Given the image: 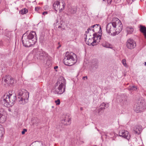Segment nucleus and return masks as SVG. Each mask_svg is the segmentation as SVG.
I'll return each mask as SVG.
<instances>
[{
  "label": "nucleus",
  "instance_id": "bb28decb",
  "mask_svg": "<svg viewBox=\"0 0 146 146\" xmlns=\"http://www.w3.org/2000/svg\"><path fill=\"white\" fill-rule=\"evenodd\" d=\"M28 10L25 8L22 9L20 11V13L22 15L26 14L28 12Z\"/></svg>",
  "mask_w": 146,
  "mask_h": 146
},
{
  "label": "nucleus",
  "instance_id": "de8ad7c7",
  "mask_svg": "<svg viewBox=\"0 0 146 146\" xmlns=\"http://www.w3.org/2000/svg\"><path fill=\"white\" fill-rule=\"evenodd\" d=\"M1 125H0V127H1Z\"/></svg>",
  "mask_w": 146,
  "mask_h": 146
},
{
  "label": "nucleus",
  "instance_id": "49530a36",
  "mask_svg": "<svg viewBox=\"0 0 146 146\" xmlns=\"http://www.w3.org/2000/svg\"><path fill=\"white\" fill-rule=\"evenodd\" d=\"M105 0H103V1H105Z\"/></svg>",
  "mask_w": 146,
  "mask_h": 146
},
{
  "label": "nucleus",
  "instance_id": "79ce46f5",
  "mask_svg": "<svg viewBox=\"0 0 146 146\" xmlns=\"http://www.w3.org/2000/svg\"><path fill=\"white\" fill-rule=\"evenodd\" d=\"M92 31L93 32H94V29H93L92 30Z\"/></svg>",
  "mask_w": 146,
  "mask_h": 146
},
{
  "label": "nucleus",
  "instance_id": "f3484780",
  "mask_svg": "<svg viewBox=\"0 0 146 146\" xmlns=\"http://www.w3.org/2000/svg\"><path fill=\"white\" fill-rule=\"evenodd\" d=\"M119 101L123 104H128L127 101V97L124 95L121 96V99Z\"/></svg>",
  "mask_w": 146,
  "mask_h": 146
},
{
  "label": "nucleus",
  "instance_id": "423d86ee",
  "mask_svg": "<svg viewBox=\"0 0 146 146\" xmlns=\"http://www.w3.org/2000/svg\"><path fill=\"white\" fill-rule=\"evenodd\" d=\"M93 37L92 38L93 39V41L91 42L92 41V39L89 38L88 42L86 43L88 45L90 46L92 45V46H94L95 45V43L96 42L98 43L100 42V40L101 39V35H98L96 33L94 34L93 35Z\"/></svg>",
  "mask_w": 146,
  "mask_h": 146
},
{
  "label": "nucleus",
  "instance_id": "c756f323",
  "mask_svg": "<svg viewBox=\"0 0 146 146\" xmlns=\"http://www.w3.org/2000/svg\"><path fill=\"white\" fill-rule=\"evenodd\" d=\"M122 63L124 66H125L126 65V60L125 59H123L122 60Z\"/></svg>",
  "mask_w": 146,
  "mask_h": 146
},
{
  "label": "nucleus",
  "instance_id": "a19ab883",
  "mask_svg": "<svg viewBox=\"0 0 146 146\" xmlns=\"http://www.w3.org/2000/svg\"><path fill=\"white\" fill-rule=\"evenodd\" d=\"M61 28V27L60 26H59L58 27V28Z\"/></svg>",
  "mask_w": 146,
  "mask_h": 146
},
{
  "label": "nucleus",
  "instance_id": "9d476101",
  "mask_svg": "<svg viewBox=\"0 0 146 146\" xmlns=\"http://www.w3.org/2000/svg\"><path fill=\"white\" fill-rule=\"evenodd\" d=\"M136 46V43L133 39H129L127 40L126 46L128 48L132 49L134 48Z\"/></svg>",
  "mask_w": 146,
  "mask_h": 146
},
{
  "label": "nucleus",
  "instance_id": "c85d7f7f",
  "mask_svg": "<svg viewBox=\"0 0 146 146\" xmlns=\"http://www.w3.org/2000/svg\"><path fill=\"white\" fill-rule=\"evenodd\" d=\"M101 107H104L105 108V107L107 108L109 106L108 104H106L104 103H102L100 105Z\"/></svg>",
  "mask_w": 146,
  "mask_h": 146
},
{
  "label": "nucleus",
  "instance_id": "4be33fe9",
  "mask_svg": "<svg viewBox=\"0 0 146 146\" xmlns=\"http://www.w3.org/2000/svg\"><path fill=\"white\" fill-rule=\"evenodd\" d=\"M102 46L104 47L107 48H113L112 45L111 44L108 42H106L105 43L103 44H102Z\"/></svg>",
  "mask_w": 146,
  "mask_h": 146
},
{
  "label": "nucleus",
  "instance_id": "58836bf2",
  "mask_svg": "<svg viewBox=\"0 0 146 146\" xmlns=\"http://www.w3.org/2000/svg\"><path fill=\"white\" fill-rule=\"evenodd\" d=\"M58 66H55V67H54V69H56L57 68H58Z\"/></svg>",
  "mask_w": 146,
  "mask_h": 146
},
{
  "label": "nucleus",
  "instance_id": "cd10ccee",
  "mask_svg": "<svg viewBox=\"0 0 146 146\" xmlns=\"http://www.w3.org/2000/svg\"><path fill=\"white\" fill-rule=\"evenodd\" d=\"M98 26L99 27L100 31H101V32H102V29H101V27L100 25L99 24H96L94 25H92L91 27V28H95V27L97 28V27H98Z\"/></svg>",
  "mask_w": 146,
  "mask_h": 146
},
{
  "label": "nucleus",
  "instance_id": "dca6fc26",
  "mask_svg": "<svg viewBox=\"0 0 146 146\" xmlns=\"http://www.w3.org/2000/svg\"><path fill=\"white\" fill-rule=\"evenodd\" d=\"M133 130L134 133L137 135L140 134L141 131V126H135Z\"/></svg>",
  "mask_w": 146,
  "mask_h": 146
},
{
  "label": "nucleus",
  "instance_id": "f8f14e48",
  "mask_svg": "<svg viewBox=\"0 0 146 146\" xmlns=\"http://www.w3.org/2000/svg\"><path fill=\"white\" fill-rule=\"evenodd\" d=\"M46 53L42 51H38L35 54V57L38 59L42 60L46 56Z\"/></svg>",
  "mask_w": 146,
  "mask_h": 146
},
{
  "label": "nucleus",
  "instance_id": "a18cd8bd",
  "mask_svg": "<svg viewBox=\"0 0 146 146\" xmlns=\"http://www.w3.org/2000/svg\"><path fill=\"white\" fill-rule=\"evenodd\" d=\"M82 108H81V110H82Z\"/></svg>",
  "mask_w": 146,
  "mask_h": 146
},
{
  "label": "nucleus",
  "instance_id": "c03bdc74",
  "mask_svg": "<svg viewBox=\"0 0 146 146\" xmlns=\"http://www.w3.org/2000/svg\"><path fill=\"white\" fill-rule=\"evenodd\" d=\"M140 1H144V0H140Z\"/></svg>",
  "mask_w": 146,
  "mask_h": 146
},
{
  "label": "nucleus",
  "instance_id": "1a4fd4ad",
  "mask_svg": "<svg viewBox=\"0 0 146 146\" xmlns=\"http://www.w3.org/2000/svg\"><path fill=\"white\" fill-rule=\"evenodd\" d=\"M29 96H24L17 98V101L18 103L20 104H25L27 102Z\"/></svg>",
  "mask_w": 146,
  "mask_h": 146
},
{
  "label": "nucleus",
  "instance_id": "ddd939ff",
  "mask_svg": "<svg viewBox=\"0 0 146 146\" xmlns=\"http://www.w3.org/2000/svg\"><path fill=\"white\" fill-rule=\"evenodd\" d=\"M5 111L4 109H0V123H3L6 120V118L4 115Z\"/></svg>",
  "mask_w": 146,
  "mask_h": 146
},
{
  "label": "nucleus",
  "instance_id": "0eeeda50",
  "mask_svg": "<svg viewBox=\"0 0 146 146\" xmlns=\"http://www.w3.org/2000/svg\"><path fill=\"white\" fill-rule=\"evenodd\" d=\"M17 97L20 98L24 96H29V93L24 89L19 90L16 94Z\"/></svg>",
  "mask_w": 146,
  "mask_h": 146
},
{
  "label": "nucleus",
  "instance_id": "9b49d317",
  "mask_svg": "<svg viewBox=\"0 0 146 146\" xmlns=\"http://www.w3.org/2000/svg\"><path fill=\"white\" fill-rule=\"evenodd\" d=\"M119 136L122 137L124 138L129 139L130 138L129 132L127 131L124 130L119 131Z\"/></svg>",
  "mask_w": 146,
  "mask_h": 146
},
{
  "label": "nucleus",
  "instance_id": "ea45409f",
  "mask_svg": "<svg viewBox=\"0 0 146 146\" xmlns=\"http://www.w3.org/2000/svg\"><path fill=\"white\" fill-rule=\"evenodd\" d=\"M89 32V31H88V30H87V31H86V33H88Z\"/></svg>",
  "mask_w": 146,
  "mask_h": 146
},
{
  "label": "nucleus",
  "instance_id": "f03ea898",
  "mask_svg": "<svg viewBox=\"0 0 146 146\" xmlns=\"http://www.w3.org/2000/svg\"><path fill=\"white\" fill-rule=\"evenodd\" d=\"M24 34L22 38V41L23 46L29 47L34 45L37 40L36 33L34 31H31L27 37L24 36Z\"/></svg>",
  "mask_w": 146,
  "mask_h": 146
},
{
  "label": "nucleus",
  "instance_id": "2eb2a0df",
  "mask_svg": "<svg viewBox=\"0 0 146 146\" xmlns=\"http://www.w3.org/2000/svg\"><path fill=\"white\" fill-rule=\"evenodd\" d=\"M62 123L65 125H69L71 123L70 118L68 115H66L64 118L62 120Z\"/></svg>",
  "mask_w": 146,
  "mask_h": 146
},
{
  "label": "nucleus",
  "instance_id": "f257e3e1",
  "mask_svg": "<svg viewBox=\"0 0 146 146\" xmlns=\"http://www.w3.org/2000/svg\"><path fill=\"white\" fill-rule=\"evenodd\" d=\"M115 21L108 23L106 27L107 32L113 36L118 35L122 29V25L120 21L118 18Z\"/></svg>",
  "mask_w": 146,
  "mask_h": 146
},
{
  "label": "nucleus",
  "instance_id": "6e6552de",
  "mask_svg": "<svg viewBox=\"0 0 146 146\" xmlns=\"http://www.w3.org/2000/svg\"><path fill=\"white\" fill-rule=\"evenodd\" d=\"M144 103L142 102L139 101L134 107L135 110L137 112H141L143 109Z\"/></svg>",
  "mask_w": 146,
  "mask_h": 146
},
{
  "label": "nucleus",
  "instance_id": "4c0bfd02",
  "mask_svg": "<svg viewBox=\"0 0 146 146\" xmlns=\"http://www.w3.org/2000/svg\"><path fill=\"white\" fill-rule=\"evenodd\" d=\"M92 29V28H91L90 27V28H88L87 30H88V31H90L91 30V29Z\"/></svg>",
  "mask_w": 146,
  "mask_h": 146
},
{
  "label": "nucleus",
  "instance_id": "a211bd4d",
  "mask_svg": "<svg viewBox=\"0 0 146 146\" xmlns=\"http://www.w3.org/2000/svg\"><path fill=\"white\" fill-rule=\"evenodd\" d=\"M61 3L57 1L54 2L53 4V7L55 10L56 11L60 9V5Z\"/></svg>",
  "mask_w": 146,
  "mask_h": 146
},
{
  "label": "nucleus",
  "instance_id": "c9c22d12",
  "mask_svg": "<svg viewBox=\"0 0 146 146\" xmlns=\"http://www.w3.org/2000/svg\"><path fill=\"white\" fill-rule=\"evenodd\" d=\"M47 13V12H46V11H45V12H43L42 14L43 15H45Z\"/></svg>",
  "mask_w": 146,
  "mask_h": 146
},
{
  "label": "nucleus",
  "instance_id": "7c9ffc66",
  "mask_svg": "<svg viewBox=\"0 0 146 146\" xmlns=\"http://www.w3.org/2000/svg\"><path fill=\"white\" fill-rule=\"evenodd\" d=\"M134 0H126L127 3L129 4H131Z\"/></svg>",
  "mask_w": 146,
  "mask_h": 146
},
{
  "label": "nucleus",
  "instance_id": "39448f33",
  "mask_svg": "<svg viewBox=\"0 0 146 146\" xmlns=\"http://www.w3.org/2000/svg\"><path fill=\"white\" fill-rule=\"evenodd\" d=\"M66 81L63 77H60L58 79L56 84H60L58 88L55 90V94H61L65 91Z\"/></svg>",
  "mask_w": 146,
  "mask_h": 146
},
{
  "label": "nucleus",
  "instance_id": "5701e85b",
  "mask_svg": "<svg viewBox=\"0 0 146 146\" xmlns=\"http://www.w3.org/2000/svg\"><path fill=\"white\" fill-rule=\"evenodd\" d=\"M77 11V8L76 7H72L71 9H69V11L71 14L75 13Z\"/></svg>",
  "mask_w": 146,
  "mask_h": 146
},
{
  "label": "nucleus",
  "instance_id": "473e14b6",
  "mask_svg": "<svg viewBox=\"0 0 146 146\" xmlns=\"http://www.w3.org/2000/svg\"><path fill=\"white\" fill-rule=\"evenodd\" d=\"M27 129H23V131L21 132L22 134V135H24L25 134V132L27 131Z\"/></svg>",
  "mask_w": 146,
  "mask_h": 146
},
{
  "label": "nucleus",
  "instance_id": "b1692460",
  "mask_svg": "<svg viewBox=\"0 0 146 146\" xmlns=\"http://www.w3.org/2000/svg\"><path fill=\"white\" fill-rule=\"evenodd\" d=\"M126 30L128 34H131L133 32V29L131 27H128L126 28Z\"/></svg>",
  "mask_w": 146,
  "mask_h": 146
},
{
  "label": "nucleus",
  "instance_id": "20e7f679",
  "mask_svg": "<svg viewBox=\"0 0 146 146\" xmlns=\"http://www.w3.org/2000/svg\"><path fill=\"white\" fill-rule=\"evenodd\" d=\"M77 60V57L75 54L72 52H67L64 56V62L66 65L71 66L76 62Z\"/></svg>",
  "mask_w": 146,
  "mask_h": 146
},
{
  "label": "nucleus",
  "instance_id": "4468645a",
  "mask_svg": "<svg viewBox=\"0 0 146 146\" xmlns=\"http://www.w3.org/2000/svg\"><path fill=\"white\" fill-rule=\"evenodd\" d=\"M91 67L92 70H95L98 68V61L97 60L94 59L92 60Z\"/></svg>",
  "mask_w": 146,
  "mask_h": 146
},
{
  "label": "nucleus",
  "instance_id": "f704fd0d",
  "mask_svg": "<svg viewBox=\"0 0 146 146\" xmlns=\"http://www.w3.org/2000/svg\"><path fill=\"white\" fill-rule=\"evenodd\" d=\"M112 1V0H107V2L108 4H111Z\"/></svg>",
  "mask_w": 146,
  "mask_h": 146
},
{
  "label": "nucleus",
  "instance_id": "aec40b11",
  "mask_svg": "<svg viewBox=\"0 0 146 146\" xmlns=\"http://www.w3.org/2000/svg\"><path fill=\"white\" fill-rule=\"evenodd\" d=\"M4 81L8 84H12L13 83V79L10 76H8L5 78Z\"/></svg>",
  "mask_w": 146,
  "mask_h": 146
},
{
  "label": "nucleus",
  "instance_id": "412c9836",
  "mask_svg": "<svg viewBox=\"0 0 146 146\" xmlns=\"http://www.w3.org/2000/svg\"><path fill=\"white\" fill-rule=\"evenodd\" d=\"M65 6V3L64 1H62V2H61V3H60V9H58L60 12H61L64 9Z\"/></svg>",
  "mask_w": 146,
  "mask_h": 146
},
{
  "label": "nucleus",
  "instance_id": "e433bc0d",
  "mask_svg": "<svg viewBox=\"0 0 146 146\" xmlns=\"http://www.w3.org/2000/svg\"><path fill=\"white\" fill-rule=\"evenodd\" d=\"M85 78H86V79H87L88 78L87 76H83V79H84Z\"/></svg>",
  "mask_w": 146,
  "mask_h": 146
},
{
  "label": "nucleus",
  "instance_id": "37998d69",
  "mask_svg": "<svg viewBox=\"0 0 146 146\" xmlns=\"http://www.w3.org/2000/svg\"><path fill=\"white\" fill-rule=\"evenodd\" d=\"M60 46L58 47V48L59 47H60Z\"/></svg>",
  "mask_w": 146,
  "mask_h": 146
},
{
  "label": "nucleus",
  "instance_id": "6ab92c4d",
  "mask_svg": "<svg viewBox=\"0 0 146 146\" xmlns=\"http://www.w3.org/2000/svg\"><path fill=\"white\" fill-rule=\"evenodd\" d=\"M140 31L143 34L145 38L146 39V27L144 26L141 25L140 27Z\"/></svg>",
  "mask_w": 146,
  "mask_h": 146
},
{
  "label": "nucleus",
  "instance_id": "393cba45",
  "mask_svg": "<svg viewBox=\"0 0 146 146\" xmlns=\"http://www.w3.org/2000/svg\"><path fill=\"white\" fill-rule=\"evenodd\" d=\"M137 89V86H129V90L134 91H136Z\"/></svg>",
  "mask_w": 146,
  "mask_h": 146
},
{
  "label": "nucleus",
  "instance_id": "2f4dec72",
  "mask_svg": "<svg viewBox=\"0 0 146 146\" xmlns=\"http://www.w3.org/2000/svg\"><path fill=\"white\" fill-rule=\"evenodd\" d=\"M55 102L57 105H59L60 104V100L59 99H58L57 100L55 101Z\"/></svg>",
  "mask_w": 146,
  "mask_h": 146
},
{
  "label": "nucleus",
  "instance_id": "72a5a7b5",
  "mask_svg": "<svg viewBox=\"0 0 146 146\" xmlns=\"http://www.w3.org/2000/svg\"><path fill=\"white\" fill-rule=\"evenodd\" d=\"M40 9V8L38 7H35V11H38Z\"/></svg>",
  "mask_w": 146,
  "mask_h": 146
},
{
  "label": "nucleus",
  "instance_id": "a878e982",
  "mask_svg": "<svg viewBox=\"0 0 146 146\" xmlns=\"http://www.w3.org/2000/svg\"><path fill=\"white\" fill-rule=\"evenodd\" d=\"M105 109L104 107H101V108L98 110V113L99 115H101L103 111Z\"/></svg>",
  "mask_w": 146,
  "mask_h": 146
},
{
  "label": "nucleus",
  "instance_id": "7ed1b4c3",
  "mask_svg": "<svg viewBox=\"0 0 146 146\" xmlns=\"http://www.w3.org/2000/svg\"><path fill=\"white\" fill-rule=\"evenodd\" d=\"M15 94H5L1 97L0 103L7 107H10L13 106L17 99Z\"/></svg>",
  "mask_w": 146,
  "mask_h": 146
}]
</instances>
